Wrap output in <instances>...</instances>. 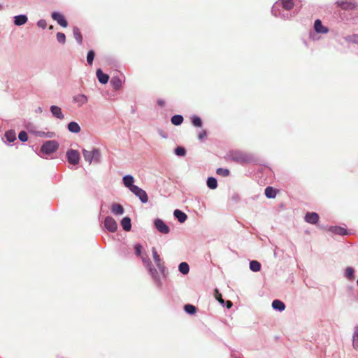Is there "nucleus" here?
Wrapping results in <instances>:
<instances>
[{"label":"nucleus","instance_id":"f257e3e1","mask_svg":"<svg viewBox=\"0 0 358 358\" xmlns=\"http://www.w3.org/2000/svg\"><path fill=\"white\" fill-rule=\"evenodd\" d=\"M229 157L231 160L240 164L248 163L252 161V157L250 155L240 151L231 152Z\"/></svg>","mask_w":358,"mask_h":358},{"label":"nucleus","instance_id":"f03ea898","mask_svg":"<svg viewBox=\"0 0 358 358\" xmlns=\"http://www.w3.org/2000/svg\"><path fill=\"white\" fill-rule=\"evenodd\" d=\"M83 154L85 161L88 162L90 164H91L93 160L96 163H99L100 161V152L98 149L94 148L91 151L83 149Z\"/></svg>","mask_w":358,"mask_h":358},{"label":"nucleus","instance_id":"7ed1b4c3","mask_svg":"<svg viewBox=\"0 0 358 358\" xmlns=\"http://www.w3.org/2000/svg\"><path fill=\"white\" fill-rule=\"evenodd\" d=\"M59 148V143L56 141H48L43 144L41 152L43 154L50 155L55 152Z\"/></svg>","mask_w":358,"mask_h":358},{"label":"nucleus","instance_id":"20e7f679","mask_svg":"<svg viewBox=\"0 0 358 358\" xmlns=\"http://www.w3.org/2000/svg\"><path fill=\"white\" fill-rule=\"evenodd\" d=\"M68 162L73 165H77L80 161V154L75 150H69L66 152Z\"/></svg>","mask_w":358,"mask_h":358},{"label":"nucleus","instance_id":"39448f33","mask_svg":"<svg viewBox=\"0 0 358 358\" xmlns=\"http://www.w3.org/2000/svg\"><path fill=\"white\" fill-rule=\"evenodd\" d=\"M336 4L343 10H354L357 7L356 3L351 0H338Z\"/></svg>","mask_w":358,"mask_h":358},{"label":"nucleus","instance_id":"423d86ee","mask_svg":"<svg viewBox=\"0 0 358 358\" xmlns=\"http://www.w3.org/2000/svg\"><path fill=\"white\" fill-rule=\"evenodd\" d=\"M131 192L134 193L143 203H147L148 201V196L145 190L140 188L139 187H132Z\"/></svg>","mask_w":358,"mask_h":358},{"label":"nucleus","instance_id":"0eeeda50","mask_svg":"<svg viewBox=\"0 0 358 358\" xmlns=\"http://www.w3.org/2000/svg\"><path fill=\"white\" fill-rule=\"evenodd\" d=\"M152 256H153V260L157 265V268L159 269V271L164 274L165 271V266L164 265V262H162V259L160 258V256L158 255L156 249L155 248H152Z\"/></svg>","mask_w":358,"mask_h":358},{"label":"nucleus","instance_id":"6e6552de","mask_svg":"<svg viewBox=\"0 0 358 358\" xmlns=\"http://www.w3.org/2000/svg\"><path fill=\"white\" fill-rule=\"evenodd\" d=\"M104 226L110 232H115L117 229L116 221L110 216L105 218Z\"/></svg>","mask_w":358,"mask_h":358},{"label":"nucleus","instance_id":"1a4fd4ad","mask_svg":"<svg viewBox=\"0 0 358 358\" xmlns=\"http://www.w3.org/2000/svg\"><path fill=\"white\" fill-rule=\"evenodd\" d=\"M155 226L156 229L162 234H166L169 233V227L160 219L155 220Z\"/></svg>","mask_w":358,"mask_h":358},{"label":"nucleus","instance_id":"9d476101","mask_svg":"<svg viewBox=\"0 0 358 358\" xmlns=\"http://www.w3.org/2000/svg\"><path fill=\"white\" fill-rule=\"evenodd\" d=\"M52 17L54 20H56L60 26L63 27H66L68 26L67 21L62 14L54 12L52 13Z\"/></svg>","mask_w":358,"mask_h":358},{"label":"nucleus","instance_id":"9b49d317","mask_svg":"<svg viewBox=\"0 0 358 358\" xmlns=\"http://www.w3.org/2000/svg\"><path fill=\"white\" fill-rule=\"evenodd\" d=\"M305 221L310 224H316L319 220V215L317 213L312 212L307 213L305 215Z\"/></svg>","mask_w":358,"mask_h":358},{"label":"nucleus","instance_id":"f8f14e48","mask_svg":"<svg viewBox=\"0 0 358 358\" xmlns=\"http://www.w3.org/2000/svg\"><path fill=\"white\" fill-rule=\"evenodd\" d=\"M314 29L317 33L320 34H327L329 31V29L326 27L323 26L321 20L318 19L315 21Z\"/></svg>","mask_w":358,"mask_h":358},{"label":"nucleus","instance_id":"ddd939ff","mask_svg":"<svg viewBox=\"0 0 358 358\" xmlns=\"http://www.w3.org/2000/svg\"><path fill=\"white\" fill-rule=\"evenodd\" d=\"M134 182V177L130 175H127L123 178V182L125 187H128L131 192L132 187H136L133 183Z\"/></svg>","mask_w":358,"mask_h":358},{"label":"nucleus","instance_id":"4468645a","mask_svg":"<svg viewBox=\"0 0 358 358\" xmlns=\"http://www.w3.org/2000/svg\"><path fill=\"white\" fill-rule=\"evenodd\" d=\"M96 76L99 80V81L102 84H106L108 83L109 80V76L104 73L101 69H99L96 70Z\"/></svg>","mask_w":358,"mask_h":358},{"label":"nucleus","instance_id":"2eb2a0df","mask_svg":"<svg viewBox=\"0 0 358 358\" xmlns=\"http://www.w3.org/2000/svg\"><path fill=\"white\" fill-rule=\"evenodd\" d=\"M73 101L78 103V106H81L85 104L88 99L87 97L84 94H77L73 97Z\"/></svg>","mask_w":358,"mask_h":358},{"label":"nucleus","instance_id":"dca6fc26","mask_svg":"<svg viewBox=\"0 0 358 358\" xmlns=\"http://www.w3.org/2000/svg\"><path fill=\"white\" fill-rule=\"evenodd\" d=\"M50 110L52 115L57 118L60 120H63L64 118V116L62 112V109L59 106H52Z\"/></svg>","mask_w":358,"mask_h":358},{"label":"nucleus","instance_id":"f3484780","mask_svg":"<svg viewBox=\"0 0 358 358\" xmlns=\"http://www.w3.org/2000/svg\"><path fill=\"white\" fill-rule=\"evenodd\" d=\"M122 80L116 76L112 77L110 84L115 90H118L122 87Z\"/></svg>","mask_w":358,"mask_h":358},{"label":"nucleus","instance_id":"a211bd4d","mask_svg":"<svg viewBox=\"0 0 358 358\" xmlns=\"http://www.w3.org/2000/svg\"><path fill=\"white\" fill-rule=\"evenodd\" d=\"M173 215L180 223L184 222L187 218V215L178 209L174 210Z\"/></svg>","mask_w":358,"mask_h":358},{"label":"nucleus","instance_id":"6ab92c4d","mask_svg":"<svg viewBox=\"0 0 358 358\" xmlns=\"http://www.w3.org/2000/svg\"><path fill=\"white\" fill-rule=\"evenodd\" d=\"M121 226L126 231H129L131 228V219L128 217H124L121 221Z\"/></svg>","mask_w":358,"mask_h":358},{"label":"nucleus","instance_id":"aec40b11","mask_svg":"<svg viewBox=\"0 0 358 358\" xmlns=\"http://www.w3.org/2000/svg\"><path fill=\"white\" fill-rule=\"evenodd\" d=\"M111 211L115 215H122L124 213V208L119 203H113L111 206Z\"/></svg>","mask_w":358,"mask_h":358},{"label":"nucleus","instance_id":"412c9836","mask_svg":"<svg viewBox=\"0 0 358 358\" xmlns=\"http://www.w3.org/2000/svg\"><path fill=\"white\" fill-rule=\"evenodd\" d=\"M68 129L72 133H79L80 131V127L76 122H71L68 124Z\"/></svg>","mask_w":358,"mask_h":358},{"label":"nucleus","instance_id":"4be33fe9","mask_svg":"<svg viewBox=\"0 0 358 358\" xmlns=\"http://www.w3.org/2000/svg\"><path fill=\"white\" fill-rule=\"evenodd\" d=\"M272 307L275 310L282 311L285 308V305L281 301L275 299L272 302Z\"/></svg>","mask_w":358,"mask_h":358},{"label":"nucleus","instance_id":"5701e85b","mask_svg":"<svg viewBox=\"0 0 358 358\" xmlns=\"http://www.w3.org/2000/svg\"><path fill=\"white\" fill-rule=\"evenodd\" d=\"M73 32L74 38L76 40V41L79 44H82V43H83V36H82V34H81V32H80V29L78 27H73Z\"/></svg>","mask_w":358,"mask_h":358},{"label":"nucleus","instance_id":"b1692460","mask_svg":"<svg viewBox=\"0 0 358 358\" xmlns=\"http://www.w3.org/2000/svg\"><path fill=\"white\" fill-rule=\"evenodd\" d=\"M27 21V17L26 15H17L16 17H15V25H17V26H20V25H22L24 24H25Z\"/></svg>","mask_w":358,"mask_h":358},{"label":"nucleus","instance_id":"393cba45","mask_svg":"<svg viewBox=\"0 0 358 358\" xmlns=\"http://www.w3.org/2000/svg\"><path fill=\"white\" fill-rule=\"evenodd\" d=\"M171 123L174 125L178 126L183 122V117L180 115H175L171 117Z\"/></svg>","mask_w":358,"mask_h":358},{"label":"nucleus","instance_id":"a878e982","mask_svg":"<svg viewBox=\"0 0 358 358\" xmlns=\"http://www.w3.org/2000/svg\"><path fill=\"white\" fill-rule=\"evenodd\" d=\"M265 195L269 199L275 198L276 196V191L272 187H267L265 189Z\"/></svg>","mask_w":358,"mask_h":358},{"label":"nucleus","instance_id":"bb28decb","mask_svg":"<svg viewBox=\"0 0 358 358\" xmlns=\"http://www.w3.org/2000/svg\"><path fill=\"white\" fill-rule=\"evenodd\" d=\"M5 137L8 142H13L16 139V134L13 130H9L6 132Z\"/></svg>","mask_w":358,"mask_h":358},{"label":"nucleus","instance_id":"cd10ccee","mask_svg":"<svg viewBox=\"0 0 358 358\" xmlns=\"http://www.w3.org/2000/svg\"><path fill=\"white\" fill-rule=\"evenodd\" d=\"M250 268L255 272H257L261 269V264L255 260L250 262Z\"/></svg>","mask_w":358,"mask_h":358},{"label":"nucleus","instance_id":"c85d7f7f","mask_svg":"<svg viewBox=\"0 0 358 358\" xmlns=\"http://www.w3.org/2000/svg\"><path fill=\"white\" fill-rule=\"evenodd\" d=\"M178 269L182 274H187L189 271V267L187 263L182 262L179 264Z\"/></svg>","mask_w":358,"mask_h":358},{"label":"nucleus","instance_id":"c756f323","mask_svg":"<svg viewBox=\"0 0 358 358\" xmlns=\"http://www.w3.org/2000/svg\"><path fill=\"white\" fill-rule=\"evenodd\" d=\"M330 230L336 234H339V235H345L347 234V231L344 228H342V227H331L330 229Z\"/></svg>","mask_w":358,"mask_h":358},{"label":"nucleus","instance_id":"7c9ffc66","mask_svg":"<svg viewBox=\"0 0 358 358\" xmlns=\"http://www.w3.org/2000/svg\"><path fill=\"white\" fill-rule=\"evenodd\" d=\"M282 7L286 10H291L294 6L293 0H281Z\"/></svg>","mask_w":358,"mask_h":358},{"label":"nucleus","instance_id":"2f4dec72","mask_svg":"<svg viewBox=\"0 0 358 358\" xmlns=\"http://www.w3.org/2000/svg\"><path fill=\"white\" fill-rule=\"evenodd\" d=\"M207 185L210 189H215L217 186V180L213 177L208 178L207 180Z\"/></svg>","mask_w":358,"mask_h":358},{"label":"nucleus","instance_id":"473e14b6","mask_svg":"<svg viewBox=\"0 0 358 358\" xmlns=\"http://www.w3.org/2000/svg\"><path fill=\"white\" fill-rule=\"evenodd\" d=\"M216 173L222 177H227L229 176V170L227 169L218 168L216 171Z\"/></svg>","mask_w":358,"mask_h":358},{"label":"nucleus","instance_id":"72a5a7b5","mask_svg":"<svg viewBox=\"0 0 358 358\" xmlns=\"http://www.w3.org/2000/svg\"><path fill=\"white\" fill-rule=\"evenodd\" d=\"M185 310L189 314H194L196 312V308L194 306L187 304L184 307Z\"/></svg>","mask_w":358,"mask_h":358},{"label":"nucleus","instance_id":"f704fd0d","mask_svg":"<svg viewBox=\"0 0 358 358\" xmlns=\"http://www.w3.org/2000/svg\"><path fill=\"white\" fill-rule=\"evenodd\" d=\"M192 122L195 127H201L202 126V121L198 116H193L192 118Z\"/></svg>","mask_w":358,"mask_h":358},{"label":"nucleus","instance_id":"c9c22d12","mask_svg":"<svg viewBox=\"0 0 358 358\" xmlns=\"http://www.w3.org/2000/svg\"><path fill=\"white\" fill-rule=\"evenodd\" d=\"M94 56L95 53L94 50H90L88 52L87 55V62L90 65L92 64Z\"/></svg>","mask_w":358,"mask_h":358},{"label":"nucleus","instance_id":"e433bc0d","mask_svg":"<svg viewBox=\"0 0 358 358\" xmlns=\"http://www.w3.org/2000/svg\"><path fill=\"white\" fill-rule=\"evenodd\" d=\"M147 268H148L149 270V272L150 273V275H152V277L155 279V280H157V270L155 268H154L152 264H150V266H147Z\"/></svg>","mask_w":358,"mask_h":358},{"label":"nucleus","instance_id":"4c0bfd02","mask_svg":"<svg viewBox=\"0 0 358 358\" xmlns=\"http://www.w3.org/2000/svg\"><path fill=\"white\" fill-rule=\"evenodd\" d=\"M175 154L178 156L183 157L186 154V150L182 147H177L175 149Z\"/></svg>","mask_w":358,"mask_h":358},{"label":"nucleus","instance_id":"58836bf2","mask_svg":"<svg viewBox=\"0 0 358 358\" xmlns=\"http://www.w3.org/2000/svg\"><path fill=\"white\" fill-rule=\"evenodd\" d=\"M57 40L59 43L64 44L66 42V36L64 33L58 32L57 34Z\"/></svg>","mask_w":358,"mask_h":358},{"label":"nucleus","instance_id":"ea45409f","mask_svg":"<svg viewBox=\"0 0 358 358\" xmlns=\"http://www.w3.org/2000/svg\"><path fill=\"white\" fill-rule=\"evenodd\" d=\"M354 269L351 267H348L345 270V276L349 279L354 278Z\"/></svg>","mask_w":358,"mask_h":358},{"label":"nucleus","instance_id":"a19ab883","mask_svg":"<svg viewBox=\"0 0 358 358\" xmlns=\"http://www.w3.org/2000/svg\"><path fill=\"white\" fill-rule=\"evenodd\" d=\"M353 346L355 349L358 348V327L356 328L353 335Z\"/></svg>","mask_w":358,"mask_h":358},{"label":"nucleus","instance_id":"79ce46f5","mask_svg":"<svg viewBox=\"0 0 358 358\" xmlns=\"http://www.w3.org/2000/svg\"><path fill=\"white\" fill-rule=\"evenodd\" d=\"M135 249V253L137 256L141 257L142 255V251H143V246L140 244H136L134 245Z\"/></svg>","mask_w":358,"mask_h":358},{"label":"nucleus","instance_id":"37998d69","mask_svg":"<svg viewBox=\"0 0 358 358\" xmlns=\"http://www.w3.org/2000/svg\"><path fill=\"white\" fill-rule=\"evenodd\" d=\"M18 138L22 142L27 141L28 140V136H27V132L24 131H20L18 135Z\"/></svg>","mask_w":358,"mask_h":358},{"label":"nucleus","instance_id":"c03bdc74","mask_svg":"<svg viewBox=\"0 0 358 358\" xmlns=\"http://www.w3.org/2000/svg\"><path fill=\"white\" fill-rule=\"evenodd\" d=\"M215 297L221 304H223L224 303V301L222 296V294L220 293L218 289H217L215 291Z\"/></svg>","mask_w":358,"mask_h":358},{"label":"nucleus","instance_id":"a18cd8bd","mask_svg":"<svg viewBox=\"0 0 358 358\" xmlns=\"http://www.w3.org/2000/svg\"><path fill=\"white\" fill-rule=\"evenodd\" d=\"M141 257L142 259L143 262L145 265V266L146 267L150 266V264H151V262H150V259L148 258V257L141 256Z\"/></svg>","mask_w":358,"mask_h":358},{"label":"nucleus","instance_id":"49530a36","mask_svg":"<svg viewBox=\"0 0 358 358\" xmlns=\"http://www.w3.org/2000/svg\"><path fill=\"white\" fill-rule=\"evenodd\" d=\"M37 25H38L39 27H41V28H43V29H45V27H46V25H47V24H46L45 20H39V21L38 22Z\"/></svg>","mask_w":358,"mask_h":358},{"label":"nucleus","instance_id":"de8ad7c7","mask_svg":"<svg viewBox=\"0 0 358 358\" xmlns=\"http://www.w3.org/2000/svg\"><path fill=\"white\" fill-rule=\"evenodd\" d=\"M205 137H206V131H201L199 135H198V138L199 140H202Z\"/></svg>","mask_w":358,"mask_h":358},{"label":"nucleus","instance_id":"09e8293b","mask_svg":"<svg viewBox=\"0 0 358 358\" xmlns=\"http://www.w3.org/2000/svg\"><path fill=\"white\" fill-rule=\"evenodd\" d=\"M351 41L354 43H358V35L352 36Z\"/></svg>","mask_w":358,"mask_h":358},{"label":"nucleus","instance_id":"8fccbe9b","mask_svg":"<svg viewBox=\"0 0 358 358\" xmlns=\"http://www.w3.org/2000/svg\"><path fill=\"white\" fill-rule=\"evenodd\" d=\"M232 306V302L231 301H227V308H230Z\"/></svg>","mask_w":358,"mask_h":358},{"label":"nucleus","instance_id":"3c124183","mask_svg":"<svg viewBox=\"0 0 358 358\" xmlns=\"http://www.w3.org/2000/svg\"><path fill=\"white\" fill-rule=\"evenodd\" d=\"M158 104L161 106H164V101H158Z\"/></svg>","mask_w":358,"mask_h":358},{"label":"nucleus","instance_id":"603ef678","mask_svg":"<svg viewBox=\"0 0 358 358\" xmlns=\"http://www.w3.org/2000/svg\"><path fill=\"white\" fill-rule=\"evenodd\" d=\"M357 285H358V279H357Z\"/></svg>","mask_w":358,"mask_h":358}]
</instances>
